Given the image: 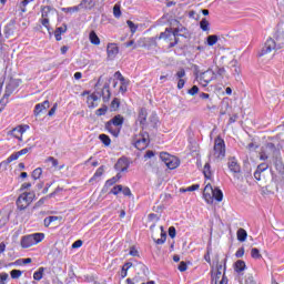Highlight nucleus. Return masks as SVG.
<instances>
[{
    "label": "nucleus",
    "instance_id": "1",
    "mask_svg": "<svg viewBox=\"0 0 284 284\" xmlns=\"http://www.w3.org/2000/svg\"><path fill=\"white\" fill-rule=\"evenodd\" d=\"M175 28L169 27L163 32H161L158 37H155V41H164L169 44V48H175L179 45V37H183V34L187 33V29L181 24L179 20H174Z\"/></svg>",
    "mask_w": 284,
    "mask_h": 284
},
{
    "label": "nucleus",
    "instance_id": "2",
    "mask_svg": "<svg viewBox=\"0 0 284 284\" xmlns=\"http://www.w3.org/2000/svg\"><path fill=\"white\" fill-rule=\"evenodd\" d=\"M284 48V31H276L274 33V39L268 38L260 53V57H265V54H270L274 52V50H282Z\"/></svg>",
    "mask_w": 284,
    "mask_h": 284
},
{
    "label": "nucleus",
    "instance_id": "3",
    "mask_svg": "<svg viewBox=\"0 0 284 284\" xmlns=\"http://www.w3.org/2000/svg\"><path fill=\"white\" fill-rule=\"evenodd\" d=\"M123 123H125V118L121 114H116L104 123V129L109 134L116 138L121 134V130H123Z\"/></svg>",
    "mask_w": 284,
    "mask_h": 284
},
{
    "label": "nucleus",
    "instance_id": "4",
    "mask_svg": "<svg viewBox=\"0 0 284 284\" xmlns=\"http://www.w3.org/2000/svg\"><path fill=\"white\" fill-rule=\"evenodd\" d=\"M227 270V266L224 263L216 262L215 267H212L211 270V282L213 284H227L229 280L225 275V271Z\"/></svg>",
    "mask_w": 284,
    "mask_h": 284
},
{
    "label": "nucleus",
    "instance_id": "5",
    "mask_svg": "<svg viewBox=\"0 0 284 284\" xmlns=\"http://www.w3.org/2000/svg\"><path fill=\"white\" fill-rule=\"evenodd\" d=\"M203 199L209 205H212L214 201L221 203L223 201V191L221 189H214L212 184L207 183L203 190Z\"/></svg>",
    "mask_w": 284,
    "mask_h": 284
},
{
    "label": "nucleus",
    "instance_id": "6",
    "mask_svg": "<svg viewBox=\"0 0 284 284\" xmlns=\"http://www.w3.org/2000/svg\"><path fill=\"white\" fill-rule=\"evenodd\" d=\"M225 140L221 138V135H217L214 140L213 151L211 153V159L213 161H221L225 159Z\"/></svg>",
    "mask_w": 284,
    "mask_h": 284
},
{
    "label": "nucleus",
    "instance_id": "7",
    "mask_svg": "<svg viewBox=\"0 0 284 284\" xmlns=\"http://www.w3.org/2000/svg\"><path fill=\"white\" fill-rule=\"evenodd\" d=\"M34 199H36L34 193L23 192L18 196L16 201L17 210H19V212H26V210H28V207L32 205Z\"/></svg>",
    "mask_w": 284,
    "mask_h": 284
},
{
    "label": "nucleus",
    "instance_id": "8",
    "mask_svg": "<svg viewBox=\"0 0 284 284\" xmlns=\"http://www.w3.org/2000/svg\"><path fill=\"white\" fill-rule=\"evenodd\" d=\"M43 239H45L44 233H33V234L24 235L21 237L20 245L24 250H28V247H32L33 245H39V243H41Z\"/></svg>",
    "mask_w": 284,
    "mask_h": 284
},
{
    "label": "nucleus",
    "instance_id": "9",
    "mask_svg": "<svg viewBox=\"0 0 284 284\" xmlns=\"http://www.w3.org/2000/svg\"><path fill=\"white\" fill-rule=\"evenodd\" d=\"M133 145L136 150L143 151L150 145V133L146 131H141L133 138Z\"/></svg>",
    "mask_w": 284,
    "mask_h": 284
},
{
    "label": "nucleus",
    "instance_id": "10",
    "mask_svg": "<svg viewBox=\"0 0 284 284\" xmlns=\"http://www.w3.org/2000/svg\"><path fill=\"white\" fill-rule=\"evenodd\" d=\"M160 159L166 165V168H169V170H176V168L181 165V161H179V158L171 155L168 152H161Z\"/></svg>",
    "mask_w": 284,
    "mask_h": 284
},
{
    "label": "nucleus",
    "instance_id": "11",
    "mask_svg": "<svg viewBox=\"0 0 284 284\" xmlns=\"http://www.w3.org/2000/svg\"><path fill=\"white\" fill-rule=\"evenodd\" d=\"M54 12H57V9L50 6L41 7L40 23L41 26H43V28H47L48 30H50V14H54Z\"/></svg>",
    "mask_w": 284,
    "mask_h": 284
},
{
    "label": "nucleus",
    "instance_id": "12",
    "mask_svg": "<svg viewBox=\"0 0 284 284\" xmlns=\"http://www.w3.org/2000/svg\"><path fill=\"white\" fill-rule=\"evenodd\" d=\"M197 79L203 88H207V85H210V83H212V81H214L215 79L214 71L206 70L203 73H201Z\"/></svg>",
    "mask_w": 284,
    "mask_h": 284
},
{
    "label": "nucleus",
    "instance_id": "13",
    "mask_svg": "<svg viewBox=\"0 0 284 284\" xmlns=\"http://www.w3.org/2000/svg\"><path fill=\"white\" fill-rule=\"evenodd\" d=\"M32 150V146L24 148L18 152L12 153L6 161L1 162L0 165H10L12 161H17L20 156L28 154Z\"/></svg>",
    "mask_w": 284,
    "mask_h": 284
},
{
    "label": "nucleus",
    "instance_id": "14",
    "mask_svg": "<svg viewBox=\"0 0 284 284\" xmlns=\"http://www.w3.org/2000/svg\"><path fill=\"white\" fill-rule=\"evenodd\" d=\"M30 130V125L28 124H20L16 126L12 131L11 134L14 136V139H18V141L23 142V134Z\"/></svg>",
    "mask_w": 284,
    "mask_h": 284
},
{
    "label": "nucleus",
    "instance_id": "15",
    "mask_svg": "<svg viewBox=\"0 0 284 284\" xmlns=\"http://www.w3.org/2000/svg\"><path fill=\"white\" fill-rule=\"evenodd\" d=\"M138 122L142 130H148V109L141 108L139 110Z\"/></svg>",
    "mask_w": 284,
    "mask_h": 284
},
{
    "label": "nucleus",
    "instance_id": "16",
    "mask_svg": "<svg viewBox=\"0 0 284 284\" xmlns=\"http://www.w3.org/2000/svg\"><path fill=\"white\" fill-rule=\"evenodd\" d=\"M106 55L109 61H114L119 55V45L116 43H109L106 45Z\"/></svg>",
    "mask_w": 284,
    "mask_h": 284
},
{
    "label": "nucleus",
    "instance_id": "17",
    "mask_svg": "<svg viewBox=\"0 0 284 284\" xmlns=\"http://www.w3.org/2000/svg\"><path fill=\"white\" fill-rule=\"evenodd\" d=\"M227 168L233 174L241 173V164H239V160H236V158L229 159Z\"/></svg>",
    "mask_w": 284,
    "mask_h": 284
},
{
    "label": "nucleus",
    "instance_id": "18",
    "mask_svg": "<svg viewBox=\"0 0 284 284\" xmlns=\"http://www.w3.org/2000/svg\"><path fill=\"white\" fill-rule=\"evenodd\" d=\"M114 168L120 172H128V168H130V160H128V158H120Z\"/></svg>",
    "mask_w": 284,
    "mask_h": 284
},
{
    "label": "nucleus",
    "instance_id": "19",
    "mask_svg": "<svg viewBox=\"0 0 284 284\" xmlns=\"http://www.w3.org/2000/svg\"><path fill=\"white\" fill-rule=\"evenodd\" d=\"M48 108H50L49 100H45L41 103L36 104L34 110H33L34 116H39V114H41V112H43V110H48Z\"/></svg>",
    "mask_w": 284,
    "mask_h": 284
},
{
    "label": "nucleus",
    "instance_id": "20",
    "mask_svg": "<svg viewBox=\"0 0 284 284\" xmlns=\"http://www.w3.org/2000/svg\"><path fill=\"white\" fill-rule=\"evenodd\" d=\"M176 79H179L178 81V90H183V88H185V79H183L185 77V69H180L176 73H175Z\"/></svg>",
    "mask_w": 284,
    "mask_h": 284
},
{
    "label": "nucleus",
    "instance_id": "21",
    "mask_svg": "<svg viewBox=\"0 0 284 284\" xmlns=\"http://www.w3.org/2000/svg\"><path fill=\"white\" fill-rule=\"evenodd\" d=\"M87 105L90 109L99 108V97L94 93L88 95Z\"/></svg>",
    "mask_w": 284,
    "mask_h": 284
},
{
    "label": "nucleus",
    "instance_id": "22",
    "mask_svg": "<svg viewBox=\"0 0 284 284\" xmlns=\"http://www.w3.org/2000/svg\"><path fill=\"white\" fill-rule=\"evenodd\" d=\"M112 98V92L110 91V84H104L102 89V100L104 103H108Z\"/></svg>",
    "mask_w": 284,
    "mask_h": 284
},
{
    "label": "nucleus",
    "instance_id": "23",
    "mask_svg": "<svg viewBox=\"0 0 284 284\" xmlns=\"http://www.w3.org/2000/svg\"><path fill=\"white\" fill-rule=\"evenodd\" d=\"M246 268H247V265L245 264V261H243V260H237L234 263V271L237 274H241V272H245Z\"/></svg>",
    "mask_w": 284,
    "mask_h": 284
},
{
    "label": "nucleus",
    "instance_id": "24",
    "mask_svg": "<svg viewBox=\"0 0 284 284\" xmlns=\"http://www.w3.org/2000/svg\"><path fill=\"white\" fill-rule=\"evenodd\" d=\"M103 172H105V165H101L95 173L93 174V176L89 180V183H94V181H97L99 178L103 176Z\"/></svg>",
    "mask_w": 284,
    "mask_h": 284
},
{
    "label": "nucleus",
    "instance_id": "25",
    "mask_svg": "<svg viewBox=\"0 0 284 284\" xmlns=\"http://www.w3.org/2000/svg\"><path fill=\"white\" fill-rule=\"evenodd\" d=\"M89 40L90 43H92V45H101V39L99 38L95 31H91L89 33Z\"/></svg>",
    "mask_w": 284,
    "mask_h": 284
},
{
    "label": "nucleus",
    "instance_id": "26",
    "mask_svg": "<svg viewBox=\"0 0 284 284\" xmlns=\"http://www.w3.org/2000/svg\"><path fill=\"white\" fill-rule=\"evenodd\" d=\"M99 140L101 141V143H103V145H105V148H110V145H112V140L110 139V135L105 133L100 134Z\"/></svg>",
    "mask_w": 284,
    "mask_h": 284
},
{
    "label": "nucleus",
    "instance_id": "27",
    "mask_svg": "<svg viewBox=\"0 0 284 284\" xmlns=\"http://www.w3.org/2000/svg\"><path fill=\"white\" fill-rule=\"evenodd\" d=\"M121 173H118L115 176L105 181V185L106 187H112V185H114L115 183H119V181H121Z\"/></svg>",
    "mask_w": 284,
    "mask_h": 284
},
{
    "label": "nucleus",
    "instance_id": "28",
    "mask_svg": "<svg viewBox=\"0 0 284 284\" xmlns=\"http://www.w3.org/2000/svg\"><path fill=\"white\" fill-rule=\"evenodd\" d=\"M80 6L84 9V10H92V8H94V6H97L94 3V0H82L80 2Z\"/></svg>",
    "mask_w": 284,
    "mask_h": 284
},
{
    "label": "nucleus",
    "instance_id": "29",
    "mask_svg": "<svg viewBox=\"0 0 284 284\" xmlns=\"http://www.w3.org/2000/svg\"><path fill=\"white\" fill-rule=\"evenodd\" d=\"M8 99H10V94L4 93L0 100V114L1 112H3V110H6V106L8 105V102H9Z\"/></svg>",
    "mask_w": 284,
    "mask_h": 284
},
{
    "label": "nucleus",
    "instance_id": "30",
    "mask_svg": "<svg viewBox=\"0 0 284 284\" xmlns=\"http://www.w3.org/2000/svg\"><path fill=\"white\" fill-rule=\"evenodd\" d=\"M203 174L205 179H212V166L210 165L209 162L204 164Z\"/></svg>",
    "mask_w": 284,
    "mask_h": 284
},
{
    "label": "nucleus",
    "instance_id": "31",
    "mask_svg": "<svg viewBox=\"0 0 284 284\" xmlns=\"http://www.w3.org/2000/svg\"><path fill=\"white\" fill-rule=\"evenodd\" d=\"M247 240V231L245 229H239L237 230V241L241 243H244V241Z\"/></svg>",
    "mask_w": 284,
    "mask_h": 284
},
{
    "label": "nucleus",
    "instance_id": "32",
    "mask_svg": "<svg viewBox=\"0 0 284 284\" xmlns=\"http://www.w3.org/2000/svg\"><path fill=\"white\" fill-rule=\"evenodd\" d=\"M206 43L210 47L216 45V43H219V36H216V34L209 36L206 38Z\"/></svg>",
    "mask_w": 284,
    "mask_h": 284
},
{
    "label": "nucleus",
    "instance_id": "33",
    "mask_svg": "<svg viewBox=\"0 0 284 284\" xmlns=\"http://www.w3.org/2000/svg\"><path fill=\"white\" fill-rule=\"evenodd\" d=\"M200 28H201V30H203V32H209L210 31V21H207V19L203 18L200 21Z\"/></svg>",
    "mask_w": 284,
    "mask_h": 284
},
{
    "label": "nucleus",
    "instance_id": "34",
    "mask_svg": "<svg viewBox=\"0 0 284 284\" xmlns=\"http://www.w3.org/2000/svg\"><path fill=\"white\" fill-rule=\"evenodd\" d=\"M110 108H111L112 112H116V110H119V108H121V100H119L118 98L113 99Z\"/></svg>",
    "mask_w": 284,
    "mask_h": 284
},
{
    "label": "nucleus",
    "instance_id": "35",
    "mask_svg": "<svg viewBox=\"0 0 284 284\" xmlns=\"http://www.w3.org/2000/svg\"><path fill=\"white\" fill-rule=\"evenodd\" d=\"M132 267V263H125L123 266H122V270H121V273H120V276L121 278H125V276H128V271Z\"/></svg>",
    "mask_w": 284,
    "mask_h": 284
},
{
    "label": "nucleus",
    "instance_id": "36",
    "mask_svg": "<svg viewBox=\"0 0 284 284\" xmlns=\"http://www.w3.org/2000/svg\"><path fill=\"white\" fill-rule=\"evenodd\" d=\"M43 272H45L44 267H40L38 271L33 273V280L34 281H41L43 278Z\"/></svg>",
    "mask_w": 284,
    "mask_h": 284
},
{
    "label": "nucleus",
    "instance_id": "37",
    "mask_svg": "<svg viewBox=\"0 0 284 284\" xmlns=\"http://www.w3.org/2000/svg\"><path fill=\"white\" fill-rule=\"evenodd\" d=\"M43 174V169H41V168H37L36 170H33V172H32V179L34 180V181H39V179H41V175Z\"/></svg>",
    "mask_w": 284,
    "mask_h": 284
},
{
    "label": "nucleus",
    "instance_id": "38",
    "mask_svg": "<svg viewBox=\"0 0 284 284\" xmlns=\"http://www.w3.org/2000/svg\"><path fill=\"white\" fill-rule=\"evenodd\" d=\"M251 256L255 258V261H258V258H263V255L261 254V251L256 247L251 250Z\"/></svg>",
    "mask_w": 284,
    "mask_h": 284
},
{
    "label": "nucleus",
    "instance_id": "39",
    "mask_svg": "<svg viewBox=\"0 0 284 284\" xmlns=\"http://www.w3.org/2000/svg\"><path fill=\"white\" fill-rule=\"evenodd\" d=\"M108 114V105H102L95 111V116H105Z\"/></svg>",
    "mask_w": 284,
    "mask_h": 284
},
{
    "label": "nucleus",
    "instance_id": "40",
    "mask_svg": "<svg viewBox=\"0 0 284 284\" xmlns=\"http://www.w3.org/2000/svg\"><path fill=\"white\" fill-rule=\"evenodd\" d=\"M126 24L130 28V31L132 34H134L136 32V30H139V26L135 24L134 22H132L131 20H128Z\"/></svg>",
    "mask_w": 284,
    "mask_h": 284
},
{
    "label": "nucleus",
    "instance_id": "41",
    "mask_svg": "<svg viewBox=\"0 0 284 284\" xmlns=\"http://www.w3.org/2000/svg\"><path fill=\"white\" fill-rule=\"evenodd\" d=\"M168 240V234H165L164 232L161 233V237L158 240H154V243L156 245H163V243H165V241Z\"/></svg>",
    "mask_w": 284,
    "mask_h": 284
},
{
    "label": "nucleus",
    "instance_id": "42",
    "mask_svg": "<svg viewBox=\"0 0 284 284\" xmlns=\"http://www.w3.org/2000/svg\"><path fill=\"white\" fill-rule=\"evenodd\" d=\"M122 191H123V185L118 184L112 187L111 194H114V196H116V195L121 194Z\"/></svg>",
    "mask_w": 284,
    "mask_h": 284
},
{
    "label": "nucleus",
    "instance_id": "43",
    "mask_svg": "<svg viewBox=\"0 0 284 284\" xmlns=\"http://www.w3.org/2000/svg\"><path fill=\"white\" fill-rule=\"evenodd\" d=\"M22 274H23V272L20 271V270H12V271L10 272V276H11V278H13V280L21 278V275H22Z\"/></svg>",
    "mask_w": 284,
    "mask_h": 284
},
{
    "label": "nucleus",
    "instance_id": "44",
    "mask_svg": "<svg viewBox=\"0 0 284 284\" xmlns=\"http://www.w3.org/2000/svg\"><path fill=\"white\" fill-rule=\"evenodd\" d=\"M81 4H78L75 7H69V8H63V12H79L81 10Z\"/></svg>",
    "mask_w": 284,
    "mask_h": 284
},
{
    "label": "nucleus",
    "instance_id": "45",
    "mask_svg": "<svg viewBox=\"0 0 284 284\" xmlns=\"http://www.w3.org/2000/svg\"><path fill=\"white\" fill-rule=\"evenodd\" d=\"M201 187L200 184H193L186 189H181V192H196Z\"/></svg>",
    "mask_w": 284,
    "mask_h": 284
},
{
    "label": "nucleus",
    "instance_id": "46",
    "mask_svg": "<svg viewBox=\"0 0 284 284\" xmlns=\"http://www.w3.org/2000/svg\"><path fill=\"white\" fill-rule=\"evenodd\" d=\"M47 163H51L52 164V168H59V160H57V158L54 156H49L47 160H45Z\"/></svg>",
    "mask_w": 284,
    "mask_h": 284
},
{
    "label": "nucleus",
    "instance_id": "47",
    "mask_svg": "<svg viewBox=\"0 0 284 284\" xmlns=\"http://www.w3.org/2000/svg\"><path fill=\"white\" fill-rule=\"evenodd\" d=\"M115 79L122 83V85H125V77L121 73V71H116L114 73Z\"/></svg>",
    "mask_w": 284,
    "mask_h": 284
},
{
    "label": "nucleus",
    "instance_id": "48",
    "mask_svg": "<svg viewBox=\"0 0 284 284\" xmlns=\"http://www.w3.org/2000/svg\"><path fill=\"white\" fill-rule=\"evenodd\" d=\"M113 14H114L115 19L121 18V6L115 4L113 7Z\"/></svg>",
    "mask_w": 284,
    "mask_h": 284
},
{
    "label": "nucleus",
    "instance_id": "49",
    "mask_svg": "<svg viewBox=\"0 0 284 284\" xmlns=\"http://www.w3.org/2000/svg\"><path fill=\"white\" fill-rule=\"evenodd\" d=\"M235 256H236V258H243V256H245V248H244V247H240V248L235 252Z\"/></svg>",
    "mask_w": 284,
    "mask_h": 284
},
{
    "label": "nucleus",
    "instance_id": "50",
    "mask_svg": "<svg viewBox=\"0 0 284 284\" xmlns=\"http://www.w3.org/2000/svg\"><path fill=\"white\" fill-rule=\"evenodd\" d=\"M65 32H68V26L65 24L55 29V33L58 34H65Z\"/></svg>",
    "mask_w": 284,
    "mask_h": 284
},
{
    "label": "nucleus",
    "instance_id": "51",
    "mask_svg": "<svg viewBox=\"0 0 284 284\" xmlns=\"http://www.w3.org/2000/svg\"><path fill=\"white\" fill-rule=\"evenodd\" d=\"M10 275H8V273L2 272L0 273V284H6V281H8Z\"/></svg>",
    "mask_w": 284,
    "mask_h": 284
},
{
    "label": "nucleus",
    "instance_id": "52",
    "mask_svg": "<svg viewBox=\"0 0 284 284\" xmlns=\"http://www.w3.org/2000/svg\"><path fill=\"white\" fill-rule=\"evenodd\" d=\"M179 272H187V264L185 262H180L178 266Z\"/></svg>",
    "mask_w": 284,
    "mask_h": 284
},
{
    "label": "nucleus",
    "instance_id": "53",
    "mask_svg": "<svg viewBox=\"0 0 284 284\" xmlns=\"http://www.w3.org/2000/svg\"><path fill=\"white\" fill-rule=\"evenodd\" d=\"M122 194H124V196H132V191L130 190V187L128 186H122Z\"/></svg>",
    "mask_w": 284,
    "mask_h": 284
},
{
    "label": "nucleus",
    "instance_id": "54",
    "mask_svg": "<svg viewBox=\"0 0 284 284\" xmlns=\"http://www.w3.org/2000/svg\"><path fill=\"white\" fill-rule=\"evenodd\" d=\"M189 94L191 97H194L195 94H199V87L193 85L190 90H189Z\"/></svg>",
    "mask_w": 284,
    "mask_h": 284
},
{
    "label": "nucleus",
    "instance_id": "55",
    "mask_svg": "<svg viewBox=\"0 0 284 284\" xmlns=\"http://www.w3.org/2000/svg\"><path fill=\"white\" fill-rule=\"evenodd\" d=\"M275 168H276V170H278V172L281 174H284V164H283V162L275 163Z\"/></svg>",
    "mask_w": 284,
    "mask_h": 284
},
{
    "label": "nucleus",
    "instance_id": "56",
    "mask_svg": "<svg viewBox=\"0 0 284 284\" xmlns=\"http://www.w3.org/2000/svg\"><path fill=\"white\" fill-rule=\"evenodd\" d=\"M268 168L270 165L267 163H261L256 170L260 172H265V170H267Z\"/></svg>",
    "mask_w": 284,
    "mask_h": 284
},
{
    "label": "nucleus",
    "instance_id": "57",
    "mask_svg": "<svg viewBox=\"0 0 284 284\" xmlns=\"http://www.w3.org/2000/svg\"><path fill=\"white\" fill-rule=\"evenodd\" d=\"M236 121H239V114H233L230 116L229 119V125H232V123H236Z\"/></svg>",
    "mask_w": 284,
    "mask_h": 284
},
{
    "label": "nucleus",
    "instance_id": "58",
    "mask_svg": "<svg viewBox=\"0 0 284 284\" xmlns=\"http://www.w3.org/2000/svg\"><path fill=\"white\" fill-rule=\"evenodd\" d=\"M169 236L174 239L176 236V229L174 226L169 227Z\"/></svg>",
    "mask_w": 284,
    "mask_h": 284
},
{
    "label": "nucleus",
    "instance_id": "59",
    "mask_svg": "<svg viewBox=\"0 0 284 284\" xmlns=\"http://www.w3.org/2000/svg\"><path fill=\"white\" fill-rule=\"evenodd\" d=\"M132 45H133V50H136V48H139V45H136V42H134V40L125 42V48H132Z\"/></svg>",
    "mask_w": 284,
    "mask_h": 284
},
{
    "label": "nucleus",
    "instance_id": "60",
    "mask_svg": "<svg viewBox=\"0 0 284 284\" xmlns=\"http://www.w3.org/2000/svg\"><path fill=\"white\" fill-rule=\"evenodd\" d=\"M58 104H53V106L49 110L48 116H54V113L57 112Z\"/></svg>",
    "mask_w": 284,
    "mask_h": 284
},
{
    "label": "nucleus",
    "instance_id": "61",
    "mask_svg": "<svg viewBox=\"0 0 284 284\" xmlns=\"http://www.w3.org/2000/svg\"><path fill=\"white\" fill-rule=\"evenodd\" d=\"M43 225H44V227H48L49 225H52V219H50V216L45 217L43 220Z\"/></svg>",
    "mask_w": 284,
    "mask_h": 284
},
{
    "label": "nucleus",
    "instance_id": "62",
    "mask_svg": "<svg viewBox=\"0 0 284 284\" xmlns=\"http://www.w3.org/2000/svg\"><path fill=\"white\" fill-rule=\"evenodd\" d=\"M129 254L130 256H139V251L134 247H131Z\"/></svg>",
    "mask_w": 284,
    "mask_h": 284
},
{
    "label": "nucleus",
    "instance_id": "63",
    "mask_svg": "<svg viewBox=\"0 0 284 284\" xmlns=\"http://www.w3.org/2000/svg\"><path fill=\"white\" fill-rule=\"evenodd\" d=\"M152 156H154V151L149 150V151H146L144 159H152Z\"/></svg>",
    "mask_w": 284,
    "mask_h": 284
},
{
    "label": "nucleus",
    "instance_id": "64",
    "mask_svg": "<svg viewBox=\"0 0 284 284\" xmlns=\"http://www.w3.org/2000/svg\"><path fill=\"white\" fill-rule=\"evenodd\" d=\"M81 245H83V241L78 240V241H75V242L72 244V247H73V248H77V247H81Z\"/></svg>",
    "mask_w": 284,
    "mask_h": 284
}]
</instances>
